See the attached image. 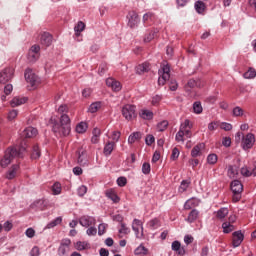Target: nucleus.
<instances>
[{"mask_svg":"<svg viewBox=\"0 0 256 256\" xmlns=\"http://www.w3.org/2000/svg\"><path fill=\"white\" fill-rule=\"evenodd\" d=\"M63 222V218L57 217L53 221L47 224V229H53V227H57V225H61Z\"/></svg>","mask_w":256,"mask_h":256,"instance_id":"39","label":"nucleus"},{"mask_svg":"<svg viewBox=\"0 0 256 256\" xmlns=\"http://www.w3.org/2000/svg\"><path fill=\"white\" fill-rule=\"evenodd\" d=\"M105 196L110 199L113 203H119L121 201V198L117 195V192H115V189L110 188L105 191Z\"/></svg>","mask_w":256,"mask_h":256,"instance_id":"16","label":"nucleus"},{"mask_svg":"<svg viewBox=\"0 0 256 256\" xmlns=\"http://www.w3.org/2000/svg\"><path fill=\"white\" fill-rule=\"evenodd\" d=\"M220 129H223L224 131H231V129H233V125H231L227 122H222L220 124Z\"/></svg>","mask_w":256,"mask_h":256,"instance_id":"59","label":"nucleus"},{"mask_svg":"<svg viewBox=\"0 0 256 256\" xmlns=\"http://www.w3.org/2000/svg\"><path fill=\"white\" fill-rule=\"evenodd\" d=\"M74 31L77 36L81 35L82 31H85V23L79 21L78 24L74 27Z\"/></svg>","mask_w":256,"mask_h":256,"instance_id":"42","label":"nucleus"},{"mask_svg":"<svg viewBox=\"0 0 256 256\" xmlns=\"http://www.w3.org/2000/svg\"><path fill=\"white\" fill-rule=\"evenodd\" d=\"M41 157V150H39V146L34 145L32 149L31 159H39Z\"/></svg>","mask_w":256,"mask_h":256,"instance_id":"45","label":"nucleus"},{"mask_svg":"<svg viewBox=\"0 0 256 256\" xmlns=\"http://www.w3.org/2000/svg\"><path fill=\"white\" fill-rule=\"evenodd\" d=\"M24 77L31 87H38V85H41V78H39L31 68L25 70Z\"/></svg>","mask_w":256,"mask_h":256,"instance_id":"3","label":"nucleus"},{"mask_svg":"<svg viewBox=\"0 0 256 256\" xmlns=\"http://www.w3.org/2000/svg\"><path fill=\"white\" fill-rule=\"evenodd\" d=\"M226 215H229V209H227V208H220L217 211L216 217H217V219H225Z\"/></svg>","mask_w":256,"mask_h":256,"instance_id":"40","label":"nucleus"},{"mask_svg":"<svg viewBox=\"0 0 256 256\" xmlns=\"http://www.w3.org/2000/svg\"><path fill=\"white\" fill-rule=\"evenodd\" d=\"M17 115H19V111L15 109L9 111L7 116L8 121H14L15 119H17Z\"/></svg>","mask_w":256,"mask_h":256,"instance_id":"50","label":"nucleus"},{"mask_svg":"<svg viewBox=\"0 0 256 256\" xmlns=\"http://www.w3.org/2000/svg\"><path fill=\"white\" fill-rule=\"evenodd\" d=\"M86 248L87 247H86L85 242L78 241L75 244V249H77V251H85Z\"/></svg>","mask_w":256,"mask_h":256,"instance_id":"56","label":"nucleus"},{"mask_svg":"<svg viewBox=\"0 0 256 256\" xmlns=\"http://www.w3.org/2000/svg\"><path fill=\"white\" fill-rule=\"evenodd\" d=\"M205 149V143H199L193 147L191 151L192 157H199L201 155V151Z\"/></svg>","mask_w":256,"mask_h":256,"instance_id":"24","label":"nucleus"},{"mask_svg":"<svg viewBox=\"0 0 256 256\" xmlns=\"http://www.w3.org/2000/svg\"><path fill=\"white\" fill-rule=\"evenodd\" d=\"M189 185H191V181L189 180H183L180 184L179 187V193H185V191H187V189H189Z\"/></svg>","mask_w":256,"mask_h":256,"instance_id":"41","label":"nucleus"},{"mask_svg":"<svg viewBox=\"0 0 256 256\" xmlns=\"http://www.w3.org/2000/svg\"><path fill=\"white\" fill-rule=\"evenodd\" d=\"M223 233H231L235 231V226L231 222H224L222 224Z\"/></svg>","mask_w":256,"mask_h":256,"instance_id":"35","label":"nucleus"},{"mask_svg":"<svg viewBox=\"0 0 256 256\" xmlns=\"http://www.w3.org/2000/svg\"><path fill=\"white\" fill-rule=\"evenodd\" d=\"M230 187L233 193H243V184L239 180L232 181Z\"/></svg>","mask_w":256,"mask_h":256,"instance_id":"20","label":"nucleus"},{"mask_svg":"<svg viewBox=\"0 0 256 256\" xmlns=\"http://www.w3.org/2000/svg\"><path fill=\"white\" fill-rule=\"evenodd\" d=\"M233 117H243L245 115V110L243 108L236 106L232 110Z\"/></svg>","mask_w":256,"mask_h":256,"instance_id":"37","label":"nucleus"},{"mask_svg":"<svg viewBox=\"0 0 256 256\" xmlns=\"http://www.w3.org/2000/svg\"><path fill=\"white\" fill-rule=\"evenodd\" d=\"M217 154H209L207 157V163L209 165H215V163H217Z\"/></svg>","mask_w":256,"mask_h":256,"instance_id":"52","label":"nucleus"},{"mask_svg":"<svg viewBox=\"0 0 256 256\" xmlns=\"http://www.w3.org/2000/svg\"><path fill=\"white\" fill-rule=\"evenodd\" d=\"M153 21H155V14L148 12L143 15V23L146 25V27H149Z\"/></svg>","mask_w":256,"mask_h":256,"instance_id":"27","label":"nucleus"},{"mask_svg":"<svg viewBox=\"0 0 256 256\" xmlns=\"http://www.w3.org/2000/svg\"><path fill=\"white\" fill-rule=\"evenodd\" d=\"M58 113L60 115L59 121L51 118L52 131L58 137H67L71 133V118H69V106L62 104L58 107Z\"/></svg>","mask_w":256,"mask_h":256,"instance_id":"1","label":"nucleus"},{"mask_svg":"<svg viewBox=\"0 0 256 256\" xmlns=\"http://www.w3.org/2000/svg\"><path fill=\"white\" fill-rule=\"evenodd\" d=\"M244 79H255L256 78V70L255 68H249L247 72L243 74Z\"/></svg>","mask_w":256,"mask_h":256,"instance_id":"36","label":"nucleus"},{"mask_svg":"<svg viewBox=\"0 0 256 256\" xmlns=\"http://www.w3.org/2000/svg\"><path fill=\"white\" fill-rule=\"evenodd\" d=\"M13 75H15V69L12 67L5 68L0 72V83L5 85V83H9L11 79H13Z\"/></svg>","mask_w":256,"mask_h":256,"instance_id":"7","label":"nucleus"},{"mask_svg":"<svg viewBox=\"0 0 256 256\" xmlns=\"http://www.w3.org/2000/svg\"><path fill=\"white\" fill-rule=\"evenodd\" d=\"M41 57V46L34 44L30 47L27 54V59L29 63H35Z\"/></svg>","mask_w":256,"mask_h":256,"instance_id":"4","label":"nucleus"},{"mask_svg":"<svg viewBox=\"0 0 256 256\" xmlns=\"http://www.w3.org/2000/svg\"><path fill=\"white\" fill-rule=\"evenodd\" d=\"M134 255H149V249H147L143 244H140L135 250Z\"/></svg>","mask_w":256,"mask_h":256,"instance_id":"34","label":"nucleus"},{"mask_svg":"<svg viewBox=\"0 0 256 256\" xmlns=\"http://www.w3.org/2000/svg\"><path fill=\"white\" fill-rule=\"evenodd\" d=\"M194 7L196 9V12L200 15H202V13H205V9H207V6L201 0L196 1Z\"/></svg>","mask_w":256,"mask_h":256,"instance_id":"32","label":"nucleus"},{"mask_svg":"<svg viewBox=\"0 0 256 256\" xmlns=\"http://www.w3.org/2000/svg\"><path fill=\"white\" fill-rule=\"evenodd\" d=\"M39 255H41V252L38 246H34L30 251V256H39Z\"/></svg>","mask_w":256,"mask_h":256,"instance_id":"64","label":"nucleus"},{"mask_svg":"<svg viewBox=\"0 0 256 256\" xmlns=\"http://www.w3.org/2000/svg\"><path fill=\"white\" fill-rule=\"evenodd\" d=\"M25 235L26 237H28V239H33V237H35V229L27 228L25 231Z\"/></svg>","mask_w":256,"mask_h":256,"instance_id":"57","label":"nucleus"},{"mask_svg":"<svg viewBox=\"0 0 256 256\" xmlns=\"http://www.w3.org/2000/svg\"><path fill=\"white\" fill-rule=\"evenodd\" d=\"M52 191L54 195H61V183H54L52 186Z\"/></svg>","mask_w":256,"mask_h":256,"instance_id":"51","label":"nucleus"},{"mask_svg":"<svg viewBox=\"0 0 256 256\" xmlns=\"http://www.w3.org/2000/svg\"><path fill=\"white\" fill-rule=\"evenodd\" d=\"M106 85L107 87H111L112 91H115L116 93L122 89L121 82L113 78L106 79Z\"/></svg>","mask_w":256,"mask_h":256,"instance_id":"14","label":"nucleus"},{"mask_svg":"<svg viewBox=\"0 0 256 256\" xmlns=\"http://www.w3.org/2000/svg\"><path fill=\"white\" fill-rule=\"evenodd\" d=\"M13 93V85L12 84H7L4 87V95H11Z\"/></svg>","mask_w":256,"mask_h":256,"instance_id":"62","label":"nucleus"},{"mask_svg":"<svg viewBox=\"0 0 256 256\" xmlns=\"http://www.w3.org/2000/svg\"><path fill=\"white\" fill-rule=\"evenodd\" d=\"M19 168V164L12 165L6 174V179H15V177H17V171H19Z\"/></svg>","mask_w":256,"mask_h":256,"instance_id":"23","label":"nucleus"},{"mask_svg":"<svg viewBox=\"0 0 256 256\" xmlns=\"http://www.w3.org/2000/svg\"><path fill=\"white\" fill-rule=\"evenodd\" d=\"M141 137L143 135L141 132H133L129 137H128V143L129 145H133V143H136V141H141Z\"/></svg>","mask_w":256,"mask_h":256,"instance_id":"28","label":"nucleus"},{"mask_svg":"<svg viewBox=\"0 0 256 256\" xmlns=\"http://www.w3.org/2000/svg\"><path fill=\"white\" fill-rule=\"evenodd\" d=\"M169 127V122L167 120H163L157 124V131L163 132Z\"/></svg>","mask_w":256,"mask_h":256,"instance_id":"46","label":"nucleus"},{"mask_svg":"<svg viewBox=\"0 0 256 256\" xmlns=\"http://www.w3.org/2000/svg\"><path fill=\"white\" fill-rule=\"evenodd\" d=\"M255 145V134L248 133L242 140V148L244 151H249V149H253Z\"/></svg>","mask_w":256,"mask_h":256,"instance_id":"8","label":"nucleus"},{"mask_svg":"<svg viewBox=\"0 0 256 256\" xmlns=\"http://www.w3.org/2000/svg\"><path fill=\"white\" fill-rule=\"evenodd\" d=\"M99 109H101V102H93L89 108H88V112L89 113H97V111H99Z\"/></svg>","mask_w":256,"mask_h":256,"instance_id":"38","label":"nucleus"},{"mask_svg":"<svg viewBox=\"0 0 256 256\" xmlns=\"http://www.w3.org/2000/svg\"><path fill=\"white\" fill-rule=\"evenodd\" d=\"M113 149H115V142L108 141L104 146V150H103L104 155L106 157H109V155L113 153Z\"/></svg>","mask_w":256,"mask_h":256,"instance_id":"25","label":"nucleus"},{"mask_svg":"<svg viewBox=\"0 0 256 256\" xmlns=\"http://www.w3.org/2000/svg\"><path fill=\"white\" fill-rule=\"evenodd\" d=\"M171 249L172 251H175L177 255H181V256L185 255V248L181 247V242L177 240L172 242Z\"/></svg>","mask_w":256,"mask_h":256,"instance_id":"18","label":"nucleus"},{"mask_svg":"<svg viewBox=\"0 0 256 256\" xmlns=\"http://www.w3.org/2000/svg\"><path fill=\"white\" fill-rule=\"evenodd\" d=\"M193 112L196 113V115H201V113H203V106L201 105V102L199 101L194 102Z\"/></svg>","mask_w":256,"mask_h":256,"instance_id":"43","label":"nucleus"},{"mask_svg":"<svg viewBox=\"0 0 256 256\" xmlns=\"http://www.w3.org/2000/svg\"><path fill=\"white\" fill-rule=\"evenodd\" d=\"M243 239H245V236L241 233V231H235L232 234L233 247H239V245H241V243H243Z\"/></svg>","mask_w":256,"mask_h":256,"instance_id":"13","label":"nucleus"},{"mask_svg":"<svg viewBox=\"0 0 256 256\" xmlns=\"http://www.w3.org/2000/svg\"><path fill=\"white\" fill-rule=\"evenodd\" d=\"M199 203H201V201H199V199L197 198H190L189 200H187L184 204V209L186 211H189L190 209H193V207H199Z\"/></svg>","mask_w":256,"mask_h":256,"instance_id":"17","label":"nucleus"},{"mask_svg":"<svg viewBox=\"0 0 256 256\" xmlns=\"http://www.w3.org/2000/svg\"><path fill=\"white\" fill-rule=\"evenodd\" d=\"M227 175L230 179H235L239 175V169L237 166L229 165Z\"/></svg>","mask_w":256,"mask_h":256,"instance_id":"29","label":"nucleus"},{"mask_svg":"<svg viewBox=\"0 0 256 256\" xmlns=\"http://www.w3.org/2000/svg\"><path fill=\"white\" fill-rule=\"evenodd\" d=\"M127 19H128V27H130V29H135V27H138L140 23V19H139V14H137V12L130 11L127 15Z\"/></svg>","mask_w":256,"mask_h":256,"instance_id":"10","label":"nucleus"},{"mask_svg":"<svg viewBox=\"0 0 256 256\" xmlns=\"http://www.w3.org/2000/svg\"><path fill=\"white\" fill-rule=\"evenodd\" d=\"M140 117H141V119H144L146 121H151V119H153V111L141 110Z\"/></svg>","mask_w":256,"mask_h":256,"instance_id":"33","label":"nucleus"},{"mask_svg":"<svg viewBox=\"0 0 256 256\" xmlns=\"http://www.w3.org/2000/svg\"><path fill=\"white\" fill-rule=\"evenodd\" d=\"M119 233L121 235H129L131 233V229L127 227L126 223H121V228L119 229Z\"/></svg>","mask_w":256,"mask_h":256,"instance_id":"49","label":"nucleus"},{"mask_svg":"<svg viewBox=\"0 0 256 256\" xmlns=\"http://www.w3.org/2000/svg\"><path fill=\"white\" fill-rule=\"evenodd\" d=\"M86 233L87 235H89V237L95 236L97 235V228L90 226V228L87 229Z\"/></svg>","mask_w":256,"mask_h":256,"instance_id":"63","label":"nucleus"},{"mask_svg":"<svg viewBox=\"0 0 256 256\" xmlns=\"http://www.w3.org/2000/svg\"><path fill=\"white\" fill-rule=\"evenodd\" d=\"M135 105L126 104L122 108V115L126 121H133L137 117V112L135 110Z\"/></svg>","mask_w":256,"mask_h":256,"instance_id":"5","label":"nucleus"},{"mask_svg":"<svg viewBox=\"0 0 256 256\" xmlns=\"http://www.w3.org/2000/svg\"><path fill=\"white\" fill-rule=\"evenodd\" d=\"M197 219H199V210L192 209L185 221H187V223H195Z\"/></svg>","mask_w":256,"mask_h":256,"instance_id":"21","label":"nucleus"},{"mask_svg":"<svg viewBox=\"0 0 256 256\" xmlns=\"http://www.w3.org/2000/svg\"><path fill=\"white\" fill-rule=\"evenodd\" d=\"M149 69V63L145 62L137 66L136 73H138V75H143V73L149 72Z\"/></svg>","mask_w":256,"mask_h":256,"instance_id":"30","label":"nucleus"},{"mask_svg":"<svg viewBox=\"0 0 256 256\" xmlns=\"http://www.w3.org/2000/svg\"><path fill=\"white\" fill-rule=\"evenodd\" d=\"M121 139V132L120 131H114L112 133V140L114 141L113 143H117Z\"/></svg>","mask_w":256,"mask_h":256,"instance_id":"61","label":"nucleus"},{"mask_svg":"<svg viewBox=\"0 0 256 256\" xmlns=\"http://www.w3.org/2000/svg\"><path fill=\"white\" fill-rule=\"evenodd\" d=\"M87 131V123L85 122H80L76 126V133H85Z\"/></svg>","mask_w":256,"mask_h":256,"instance_id":"48","label":"nucleus"},{"mask_svg":"<svg viewBox=\"0 0 256 256\" xmlns=\"http://www.w3.org/2000/svg\"><path fill=\"white\" fill-rule=\"evenodd\" d=\"M132 230L134 231L137 239H143V222H141V220H133Z\"/></svg>","mask_w":256,"mask_h":256,"instance_id":"11","label":"nucleus"},{"mask_svg":"<svg viewBox=\"0 0 256 256\" xmlns=\"http://www.w3.org/2000/svg\"><path fill=\"white\" fill-rule=\"evenodd\" d=\"M142 173L144 175H149V173H151V164L144 162L142 165Z\"/></svg>","mask_w":256,"mask_h":256,"instance_id":"53","label":"nucleus"},{"mask_svg":"<svg viewBox=\"0 0 256 256\" xmlns=\"http://www.w3.org/2000/svg\"><path fill=\"white\" fill-rule=\"evenodd\" d=\"M69 251H71V240L63 239L58 248V255L59 256H67Z\"/></svg>","mask_w":256,"mask_h":256,"instance_id":"9","label":"nucleus"},{"mask_svg":"<svg viewBox=\"0 0 256 256\" xmlns=\"http://www.w3.org/2000/svg\"><path fill=\"white\" fill-rule=\"evenodd\" d=\"M171 68L169 65H164L161 70H159V78H158V85H165L167 81H169L171 77Z\"/></svg>","mask_w":256,"mask_h":256,"instance_id":"6","label":"nucleus"},{"mask_svg":"<svg viewBox=\"0 0 256 256\" xmlns=\"http://www.w3.org/2000/svg\"><path fill=\"white\" fill-rule=\"evenodd\" d=\"M181 131H185L187 129H193V124H191V121L189 119L184 120V122L180 125L179 128Z\"/></svg>","mask_w":256,"mask_h":256,"instance_id":"47","label":"nucleus"},{"mask_svg":"<svg viewBox=\"0 0 256 256\" xmlns=\"http://www.w3.org/2000/svg\"><path fill=\"white\" fill-rule=\"evenodd\" d=\"M40 43L41 45H44V47H50L51 43H53V36L48 32H44L41 35Z\"/></svg>","mask_w":256,"mask_h":256,"instance_id":"15","label":"nucleus"},{"mask_svg":"<svg viewBox=\"0 0 256 256\" xmlns=\"http://www.w3.org/2000/svg\"><path fill=\"white\" fill-rule=\"evenodd\" d=\"M24 103H27V98H25V97H14L11 100L10 105H11V107H19V105H24Z\"/></svg>","mask_w":256,"mask_h":256,"instance_id":"26","label":"nucleus"},{"mask_svg":"<svg viewBox=\"0 0 256 256\" xmlns=\"http://www.w3.org/2000/svg\"><path fill=\"white\" fill-rule=\"evenodd\" d=\"M21 151H25V148L17 149L15 147H9L5 152L3 158L0 160L1 167L5 168L11 163H13L14 159H21L23 157V154Z\"/></svg>","mask_w":256,"mask_h":256,"instance_id":"2","label":"nucleus"},{"mask_svg":"<svg viewBox=\"0 0 256 256\" xmlns=\"http://www.w3.org/2000/svg\"><path fill=\"white\" fill-rule=\"evenodd\" d=\"M150 229H157L159 227V219L154 218L148 222Z\"/></svg>","mask_w":256,"mask_h":256,"instance_id":"54","label":"nucleus"},{"mask_svg":"<svg viewBox=\"0 0 256 256\" xmlns=\"http://www.w3.org/2000/svg\"><path fill=\"white\" fill-rule=\"evenodd\" d=\"M77 193L79 195V197H85V195L87 194V186L82 185L78 188Z\"/></svg>","mask_w":256,"mask_h":256,"instance_id":"55","label":"nucleus"},{"mask_svg":"<svg viewBox=\"0 0 256 256\" xmlns=\"http://www.w3.org/2000/svg\"><path fill=\"white\" fill-rule=\"evenodd\" d=\"M79 223L82 227H93V225H95V223H97V220H95V217L93 216H89V215H84L82 217L79 218Z\"/></svg>","mask_w":256,"mask_h":256,"instance_id":"12","label":"nucleus"},{"mask_svg":"<svg viewBox=\"0 0 256 256\" xmlns=\"http://www.w3.org/2000/svg\"><path fill=\"white\" fill-rule=\"evenodd\" d=\"M37 133L38 131L36 130V128L28 127L22 132V137H25L26 139H31L33 137H37Z\"/></svg>","mask_w":256,"mask_h":256,"instance_id":"19","label":"nucleus"},{"mask_svg":"<svg viewBox=\"0 0 256 256\" xmlns=\"http://www.w3.org/2000/svg\"><path fill=\"white\" fill-rule=\"evenodd\" d=\"M157 33H159V29L154 28L148 34H146V36L144 37L145 43H151V41L155 39V36L157 35Z\"/></svg>","mask_w":256,"mask_h":256,"instance_id":"31","label":"nucleus"},{"mask_svg":"<svg viewBox=\"0 0 256 256\" xmlns=\"http://www.w3.org/2000/svg\"><path fill=\"white\" fill-rule=\"evenodd\" d=\"M117 185H118V187H125V185H127V178L119 177L117 179Z\"/></svg>","mask_w":256,"mask_h":256,"instance_id":"60","label":"nucleus"},{"mask_svg":"<svg viewBox=\"0 0 256 256\" xmlns=\"http://www.w3.org/2000/svg\"><path fill=\"white\" fill-rule=\"evenodd\" d=\"M185 131L179 129V131L176 133L175 140L177 143H185Z\"/></svg>","mask_w":256,"mask_h":256,"instance_id":"44","label":"nucleus"},{"mask_svg":"<svg viewBox=\"0 0 256 256\" xmlns=\"http://www.w3.org/2000/svg\"><path fill=\"white\" fill-rule=\"evenodd\" d=\"M195 87H199V88L203 87V82H201V80H199V79H197V80H195V79H190V80L187 82V84H186V86H185V89H186V90H187V89H195Z\"/></svg>","mask_w":256,"mask_h":256,"instance_id":"22","label":"nucleus"},{"mask_svg":"<svg viewBox=\"0 0 256 256\" xmlns=\"http://www.w3.org/2000/svg\"><path fill=\"white\" fill-rule=\"evenodd\" d=\"M145 143L148 146H151L152 144L155 143V136L154 135H147L145 138Z\"/></svg>","mask_w":256,"mask_h":256,"instance_id":"58","label":"nucleus"}]
</instances>
